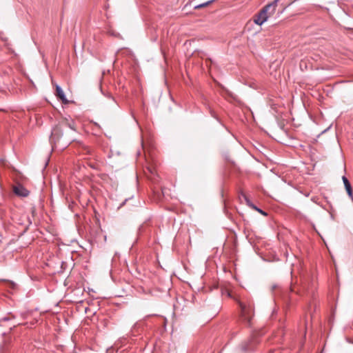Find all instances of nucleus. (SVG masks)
<instances>
[{"mask_svg": "<svg viewBox=\"0 0 353 353\" xmlns=\"http://www.w3.org/2000/svg\"><path fill=\"white\" fill-rule=\"evenodd\" d=\"M65 128H70L73 132H76L75 122L72 120H65L62 121L59 125L54 128L51 132V141L57 142L59 141L60 139H63L65 140V144L72 142L74 140L73 137H67L63 134V131Z\"/></svg>", "mask_w": 353, "mask_h": 353, "instance_id": "f257e3e1", "label": "nucleus"}, {"mask_svg": "<svg viewBox=\"0 0 353 353\" xmlns=\"http://www.w3.org/2000/svg\"><path fill=\"white\" fill-rule=\"evenodd\" d=\"M241 308V320L246 326L252 325V319L254 315V305L250 299H235Z\"/></svg>", "mask_w": 353, "mask_h": 353, "instance_id": "f03ea898", "label": "nucleus"}, {"mask_svg": "<svg viewBox=\"0 0 353 353\" xmlns=\"http://www.w3.org/2000/svg\"><path fill=\"white\" fill-rule=\"evenodd\" d=\"M279 1H280V0H274L272 2L265 6L254 16V22L259 26H261L267 21L268 19L275 13Z\"/></svg>", "mask_w": 353, "mask_h": 353, "instance_id": "7ed1b4c3", "label": "nucleus"}, {"mask_svg": "<svg viewBox=\"0 0 353 353\" xmlns=\"http://www.w3.org/2000/svg\"><path fill=\"white\" fill-rule=\"evenodd\" d=\"M259 343V338L256 336L253 335L248 340L245 341L240 344L239 350L241 353H248L254 350Z\"/></svg>", "mask_w": 353, "mask_h": 353, "instance_id": "20e7f679", "label": "nucleus"}, {"mask_svg": "<svg viewBox=\"0 0 353 353\" xmlns=\"http://www.w3.org/2000/svg\"><path fill=\"white\" fill-rule=\"evenodd\" d=\"M13 192L16 195L21 197H26L30 194V192L20 183L13 187Z\"/></svg>", "mask_w": 353, "mask_h": 353, "instance_id": "39448f33", "label": "nucleus"}, {"mask_svg": "<svg viewBox=\"0 0 353 353\" xmlns=\"http://www.w3.org/2000/svg\"><path fill=\"white\" fill-rule=\"evenodd\" d=\"M55 95L59 100H61L62 101L63 103H64V104L68 103V100L66 99L63 90L59 85H56Z\"/></svg>", "mask_w": 353, "mask_h": 353, "instance_id": "423d86ee", "label": "nucleus"}, {"mask_svg": "<svg viewBox=\"0 0 353 353\" xmlns=\"http://www.w3.org/2000/svg\"><path fill=\"white\" fill-rule=\"evenodd\" d=\"M241 196L244 198L245 203L248 206H250L252 209H254L255 210H256L257 212H259V213H261V214H263L264 216L268 215V214L265 212H264L263 210L257 208L254 204H253L244 193L241 192Z\"/></svg>", "mask_w": 353, "mask_h": 353, "instance_id": "0eeeda50", "label": "nucleus"}, {"mask_svg": "<svg viewBox=\"0 0 353 353\" xmlns=\"http://www.w3.org/2000/svg\"><path fill=\"white\" fill-rule=\"evenodd\" d=\"M342 179H343L346 192H347L348 196L351 198L352 201H353V192H352V185H351L349 180L345 176H343Z\"/></svg>", "mask_w": 353, "mask_h": 353, "instance_id": "6e6552de", "label": "nucleus"}, {"mask_svg": "<svg viewBox=\"0 0 353 353\" xmlns=\"http://www.w3.org/2000/svg\"><path fill=\"white\" fill-rule=\"evenodd\" d=\"M281 299H282L283 300V301L288 305L290 303V297H289V295H288V292H283L281 295Z\"/></svg>", "mask_w": 353, "mask_h": 353, "instance_id": "1a4fd4ad", "label": "nucleus"}, {"mask_svg": "<svg viewBox=\"0 0 353 353\" xmlns=\"http://www.w3.org/2000/svg\"><path fill=\"white\" fill-rule=\"evenodd\" d=\"M214 1V0H210V1H208L205 3H201L199 5H197L194 7V9L195 10H198V9H200V8H204L208 5H210V3H212V2Z\"/></svg>", "mask_w": 353, "mask_h": 353, "instance_id": "9d476101", "label": "nucleus"}, {"mask_svg": "<svg viewBox=\"0 0 353 353\" xmlns=\"http://www.w3.org/2000/svg\"><path fill=\"white\" fill-rule=\"evenodd\" d=\"M83 148L86 151L87 153L90 154L91 152L90 148H88V146H83Z\"/></svg>", "mask_w": 353, "mask_h": 353, "instance_id": "9b49d317", "label": "nucleus"}, {"mask_svg": "<svg viewBox=\"0 0 353 353\" xmlns=\"http://www.w3.org/2000/svg\"><path fill=\"white\" fill-rule=\"evenodd\" d=\"M106 96H107L108 98L111 99L114 102H115V103H116V101H115V100H114V98L112 96V94H109V93H108Z\"/></svg>", "mask_w": 353, "mask_h": 353, "instance_id": "f8f14e48", "label": "nucleus"}, {"mask_svg": "<svg viewBox=\"0 0 353 353\" xmlns=\"http://www.w3.org/2000/svg\"><path fill=\"white\" fill-rule=\"evenodd\" d=\"M8 320H9V318H8V317H4L2 319V321H7Z\"/></svg>", "mask_w": 353, "mask_h": 353, "instance_id": "ddd939ff", "label": "nucleus"}, {"mask_svg": "<svg viewBox=\"0 0 353 353\" xmlns=\"http://www.w3.org/2000/svg\"><path fill=\"white\" fill-rule=\"evenodd\" d=\"M228 295L229 296H231V294H230V292H228Z\"/></svg>", "mask_w": 353, "mask_h": 353, "instance_id": "4468645a", "label": "nucleus"}]
</instances>
